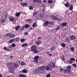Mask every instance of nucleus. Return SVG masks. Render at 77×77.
<instances>
[{
    "instance_id": "40",
    "label": "nucleus",
    "mask_w": 77,
    "mask_h": 77,
    "mask_svg": "<svg viewBox=\"0 0 77 77\" xmlns=\"http://www.w3.org/2000/svg\"><path fill=\"white\" fill-rule=\"evenodd\" d=\"M26 21H30V22H31V21H32V20L31 19H28L26 20Z\"/></svg>"
},
{
    "instance_id": "60",
    "label": "nucleus",
    "mask_w": 77,
    "mask_h": 77,
    "mask_svg": "<svg viewBox=\"0 0 77 77\" xmlns=\"http://www.w3.org/2000/svg\"><path fill=\"white\" fill-rule=\"evenodd\" d=\"M47 54H49V52H47Z\"/></svg>"
},
{
    "instance_id": "13",
    "label": "nucleus",
    "mask_w": 77,
    "mask_h": 77,
    "mask_svg": "<svg viewBox=\"0 0 77 77\" xmlns=\"http://www.w3.org/2000/svg\"><path fill=\"white\" fill-rule=\"evenodd\" d=\"M35 44L36 45H40V44H41V41L40 40H38L35 42Z\"/></svg>"
},
{
    "instance_id": "3",
    "label": "nucleus",
    "mask_w": 77,
    "mask_h": 77,
    "mask_svg": "<svg viewBox=\"0 0 77 77\" xmlns=\"http://www.w3.org/2000/svg\"><path fill=\"white\" fill-rule=\"evenodd\" d=\"M31 50L34 53H38L37 48L35 45H32L31 47Z\"/></svg>"
},
{
    "instance_id": "33",
    "label": "nucleus",
    "mask_w": 77,
    "mask_h": 77,
    "mask_svg": "<svg viewBox=\"0 0 77 77\" xmlns=\"http://www.w3.org/2000/svg\"><path fill=\"white\" fill-rule=\"evenodd\" d=\"M55 48V47H54V46H53L52 47H51V48L50 49V50L51 51H52V50H54Z\"/></svg>"
},
{
    "instance_id": "35",
    "label": "nucleus",
    "mask_w": 77,
    "mask_h": 77,
    "mask_svg": "<svg viewBox=\"0 0 77 77\" xmlns=\"http://www.w3.org/2000/svg\"><path fill=\"white\" fill-rule=\"evenodd\" d=\"M64 5L66 7H68L69 6V3L67 2L66 4H64Z\"/></svg>"
},
{
    "instance_id": "64",
    "label": "nucleus",
    "mask_w": 77,
    "mask_h": 77,
    "mask_svg": "<svg viewBox=\"0 0 77 77\" xmlns=\"http://www.w3.org/2000/svg\"><path fill=\"white\" fill-rule=\"evenodd\" d=\"M76 62H77V59H76Z\"/></svg>"
},
{
    "instance_id": "4",
    "label": "nucleus",
    "mask_w": 77,
    "mask_h": 77,
    "mask_svg": "<svg viewBox=\"0 0 77 77\" xmlns=\"http://www.w3.org/2000/svg\"><path fill=\"white\" fill-rule=\"evenodd\" d=\"M12 64H13V63H9L7 64V66L8 67L9 71H13L14 70V67L11 66V65Z\"/></svg>"
},
{
    "instance_id": "7",
    "label": "nucleus",
    "mask_w": 77,
    "mask_h": 77,
    "mask_svg": "<svg viewBox=\"0 0 77 77\" xmlns=\"http://www.w3.org/2000/svg\"><path fill=\"white\" fill-rule=\"evenodd\" d=\"M48 66L51 68H53L55 67V63L53 62H51V64H48Z\"/></svg>"
},
{
    "instance_id": "1",
    "label": "nucleus",
    "mask_w": 77,
    "mask_h": 77,
    "mask_svg": "<svg viewBox=\"0 0 77 77\" xmlns=\"http://www.w3.org/2000/svg\"><path fill=\"white\" fill-rule=\"evenodd\" d=\"M66 69L64 70V74H70L71 73V67L70 66H68L66 67Z\"/></svg>"
},
{
    "instance_id": "36",
    "label": "nucleus",
    "mask_w": 77,
    "mask_h": 77,
    "mask_svg": "<svg viewBox=\"0 0 77 77\" xmlns=\"http://www.w3.org/2000/svg\"><path fill=\"white\" fill-rule=\"evenodd\" d=\"M70 50H71V51H74V48L72 47L70 48Z\"/></svg>"
},
{
    "instance_id": "37",
    "label": "nucleus",
    "mask_w": 77,
    "mask_h": 77,
    "mask_svg": "<svg viewBox=\"0 0 77 77\" xmlns=\"http://www.w3.org/2000/svg\"><path fill=\"white\" fill-rule=\"evenodd\" d=\"M37 13H38V11H36V12H34L33 13V16H35V15H36V14H37Z\"/></svg>"
},
{
    "instance_id": "6",
    "label": "nucleus",
    "mask_w": 77,
    "mask_h": 77,
    "mask_svg": "<svg viewBox=\"0 0 77 77\" xmlns=\"http://www.w3.org/2000/svg\"><path fill=\"white\" fill-rule=\"evenodd\" d=\"M51 17H52V18L53 20H58V21H59V20H60V19H59V18L58 17H56L55 16H54L53 15L51 16Z\"/></svg>"
},
{
    "instance_id": "32",
    "label": "nucleus",
    "mask_w": 77,
    "mask_h": 77,
    "mask_svg": "<svg viewBox=\"0 0 77 77\" xmlns=\"http://www.w3.org/2000/svg\"><path fill=\"white\" fill-rule=\"evenodd\" d=\"M25 40H26L24 39H20V41L21 42H24V41H25Z\"/></svg>"
},
{
    "instance_id": "11",
    "label": "nucleus",
    "mask_w": 77,
    "mask_h": 77,
    "mask_svg": "<svg viewBox=\"0 0 77 77\" xmlns=\"http://www.w3.org/2000/svg\"><path fill=\"white\" fill-rule=\"evenodd\" d=\"M9 36L10 38H14V37H15V35L14 34H12L9 33Z\"/></svg>"
},
{
    "instance_id": "49",
    "label": "nucleus",
    "mask_w": 77,
    "mask_h": 77,
    "mask_svg": "<svg viewBox=\"0 0 77 77\" xmlns=\"http://www.w3.org/2000/svg\"><path fill=\"white\" fill-rule=\"evenodd\" d=\"M29 30H33V29L32 27H30L29 28Z\"/></svg>"
},
{
    "instance_id": "30",
    "label": "nucleus",
    "mask_w": 77,
    "mask_h": 77,
    "mask_svg": "<svg viewBox=\"0 0 77 77\" xmlns=\"http://www.w3.org/2000/svg\"><path fill=\"white\" fill-rule=\"evenodd\" d=\"M20 64L21 65H22V66H23V65H26V64L23 62H21Z\"/></svg>"
},
{
    "instance_id": "29",
    "label": "nucleus",
    "mask_w": 77,
    "mask_h": 77,
    "mask_svg": "<svg viewBox=\"0 0 77 77\" xmlns=\"http://www.w3.org/2000/svg\"><path fill=\"white\" fill-rule=\"evenodd\" d=\"M20 15V13L18 12L16 13V17H19Z\"/></svg>"
},
{
    "instance_id": "43",
    "label": "nucleus",
    "mask_w": 77,
    "mask_h": 77,
    "mask_svg": "<svg viewBox=\"0 0 77 77\" xmlns=\"http://www.w3.org/2000/svg\"><path fill=\"white\" fill-rule=\"evenodd\" d=\"M39 0H33L34 2H38L39 3Z\"/></svg>"
},
{
    "instance_id": "25",
    "label": "nucleus",
    "mask_w": 77,
    "mask_h": 77,
    "mask_svg": "<svg viewBox=\"0 0 77 77\" xmlns=\"http://www.w3.org/2000/svg\"><path fill=\"white\" fill-rule=\"evenodd\" d=\"M45 69L46 70H47V71H48V70L50 69V67L48 66H46L45 67Z\"/></svg>"
},
{
    "instance_id": "20",
    "label": "nucleus",
    "mask_w": 77,
    "mask_h": 77,
    "mask_svg": "<svg viewBox=\"0 0 77 77\" xmlns=\"http://www.w3.org/2000/svg\"><path fill=\"white\" fill-rule=\"evenodd\" d=\"M32 26L33 28H35V27H36V26H37V24L36 23H34L32 25Z\"/></svg>"
},
{
    "instance_id": "34",
    "label": "nucleus",
    "mask_w": 77,
    "mask_h": 77,
    "mask_svg": "<svg viewBox=\"0 0 77 77\" xmlns=\"http://www.w3.org/2000/svg\"><path fill=\"white\" fill-rule=\"evenodd\" d=\"M1 23H5V20L4 19H1Z\"/></svg>"
},
{
    "instance_id": "58",
    "label": "nucleus",
    "mask_w": 77,
    "mask_h": 77,
    "mask_svg": "<svg viewBox=\"0 0 77 77\" xmlns=\"http://www.w3.org/2000/svg\"><path fill=\"white\" fill-rule=\"evenodd\" d=\"M44 3H46V0H44L43 1Z\"/></svg>"
},
{
    "instance_id": "48",
    "label": "nucleus",
    "mask_w": 77,
    "mask_h": 77,
    "mask_svg": "<svg viewBox=\"0 0 77 77\" xmlns=\"http://www.w3.org/2000/svg\"><path fill=\"white\" fill-rule=\"evenodd\" d=\"M59 29H60V27L59 26L56 28V30H59Z\"/></svg>"
},
{
    "instance_id": "44",
    "label": "nucleus",
    "mask_w": 77,
    "mask_h": 77,
    "mask_svg": "<svg viewBox=\"0 0 77 77\" xmlns=\"http://www.w3.org/2000/svg\"><path fill=\"white\" fill-rule=\"evenodd\" d=\"M5 18H7L8 17V14L7 13H6L5 14Z\"/></svg>"
},
{
    "instance_id": "45",
    "label": "nucleus",
    "mask_w": 77,
    "mask_h": 77,
    "mask_svg": "<svg viewBox=\"0 0 77 77\" xmlns=\"http://www.w3.org/2000/svg\"><path fill=\"white\" fill-rule=\"evenodd\" d=\"M72 66H74V67H76V66H77V65L76 64H72Z\"/></svg>"
},
{
    "instance_id": "59",
    "label": "nucleus",
    "mask_w": 77,
    "mask_h": 77,
    "mask_svg": "<svg viewBox=\"0 0 77 77\" xmlns=\"http://www.w3.org/2000/svg\"><path fill=\"white\" fill-rule=\"evenodd\" d=\"M62 60H63V61H65V58H62Z\"/></svg>"
},
{
    "instance_id": "22",
    "label": "nucleus",
    "mask_w": 77,
    "mask_h": 77,
    "mask_svg": "<svg viewBox=\"0 0 77 77\" xmlns=\"http://www.w3.org/2000/svg\"><path fill=\"white\" fill-rule=\"evenodd\" d=\"M48 2L49 4H51L53 3V1L52 0H48Z\"/></svg>"
},
{
    "instance_id": "23",
    "label": "nucleus",
    "mask_w": 77,
    "mask_h": 77,
    "mask_svg": "<svg viewBox=\"0 0 77 77\" xmlns=\"http://www.w3.org/2000/svg\"><path fill=\"white\" fill-rule=\"evenodd\" d=\"M14 67L15 68H17V67H18V65L17 63H14Z\"/></svg>"
},
{
    "instance_id": "15",
    "label": "nucleus",
    "mask_w": 77,
    "mask_h": 77,
    "mask_svg": "<svg viewBox=\"0 0 77 77\" xmlns=\"http://www.w3.org/2000/svg\"><path fill=\"white\" fill-rule=\"evenodd\" d=\"M61 45L63 48H65V46L66 45L64 43H62L61 44Z\"/></svg>"
},
{
    "instance_id": "12",
    "label": "nucleus",
    "mask_w": 77,
    "mask_h": 77,
    "mask_svg": "<svg viewBox=\"0 0 77 77\" xmlns=\"http://www.w3.org/2000/svg\"><path fill=\"white\" fill-rule=\"evenodd\" d=\"M70 39L71 40H74L75 39V37L74 35H72L70 37Z\"/></svg>"
},
{
    "instance_id": "50",
    "label": "nucleus",
    "mask_w": 77,
    "mask_h": 77,
    "mask_svg": "<svg viewBox=\"0 0 77 77\" xmlns=\"http://www.w3.org/2000/svg\"><path fill=\"white\" fill-rule=\"evenodd\" d=\"M60 71H63V69L62 68H60Z\"/></svg>"
},
{
    "instance_id": "8",
    "label": "nucleus",
    "mask_w": 77,
    "mask_h": 77,
    "mask_svg": "<svg viewBox=\"0 0 77 77\" xmlns=\"http://www.w3.org/2000/svg\"><path fill=\"white\" fill-rule=\"evenodd\" d=\"M39 57L38 56H35L34 57V60L35 62L36 63H38V59H39Z\"/></svg>"
},
{
    "instance_id": "46",
    "label": "nucleus",
    "mask_w": 77,
    "mask_h": 77,
    "mask_svg": "<svg viewBox=\"0 0 77 77\" xmlns=\"http://www.w3.org/2000/svg\"><path fill=\"white\" fill-rule=\"evenodd\" d=\"M50 74H48L47 75H46V77H50Z\"/></svg>"
},
{
    "instance_id": "14",
    "label": "nucleus",
    "mask_w": 77,
    "mask_h": 77,
    "mask_svg": "<svg viewBox=\"0 0 77 77\" xmlns=\"http://www.w3.org/2000/svg\"><path fill=\"white\" fill-rule=\"evenodd\" d=\"M20 5L24 7V6H26L27 5V3H21Z\"/></svg>"
},
{
    "instance_id": "54",
    "label": "nucleus",
    "mask_w": 77,
    "mask_h": 77,
    "mask_svg": "<svg viewBox=\"0 0 77 77\" xmlns=\"http://www.w3.org/2000/svg\"><path fill=\"white\" fill-rule=\"evenodd\" d=\"M62 58H64L65 57V56L63 55H62V57H61Z\"/></svg>"
},
{
    "instance_id": "51",
    "label": "nucleus",
    "mask_w": 77,
    "mask_h": 77,
    "mask_svg": "<svg viewBox=\"0 0 77 77\" xmlns=\"http://www.w3.org/2000/svg\"><path fill=\"white\" fill-rule=\"evenodd\" d=\"M9 33L8 34H6L5 35V36H9Z\"/></svg>"
},
{
    "instance_id": "41",
    "label": "nucleus",
    "mask_w": 77,
    "mask_h": 77,
    "mask_svg": "<svg viewBox=\"0 0 77 77\" xmlns=\"http://www.w3.org/2000/svg\"><path fill=\"white\" fill-rule=\"evenodd\" d=\"M53 24V22L51 21V22H48V24Z\"/></svg>"
},
{
    "instance_id": "39",
    "label": "nucleus",
    "mask_w": 77,
    "mask_h": 77,
    "mask_svg": "<svg viewBox=\"0 0 77 77\" xmlns=\"http://www.w3.org/2000/svg\"><path fill=\"white\" fill-rule=\"evenodd\" d=\"M15 44L14 43H12L11 44V46L12 47H15Z\"/></svg>"
},
{
    "instance_id": "53",
    "label": "nucleus",
    "mask_w": 77,
    "mask_h": 77,
    "mask_svg": "<svg viewBox=\"0 0 77 77\" xmlns=\"http://www.w3.org/2000/svg\"><path fill=\"white\" fill-rule=\"evenodd\" d=\"M40 16L41 17H44V15L43 14H40Z\"/></svg>"
},
{
    "instance_id": "18",
    "label": "nucleus",
    "mask_w": 77,
    "mask_h": 77,
    "mask_svg": "<svg viewBox=\"0 0 77 77\" xmlns=\"http://www.w3.org/2000/svg\"><path fill=\"white\" fill-rule=\"evenodd\" d=\"M69 7L70 8V10H72L73 9V6H72V4H70L69 6Z\"/></svg>"
},
{
    "instance_id": "24",
    "label": "nucleus",
    "mask_w": 77,
    "mask_h": 77,
    "mask_svg": "<svg viewBox=\"0 0 77 77\" xmlns=\"http://www.w3.org/2000/svg\"><path fill=\"white\" fill-rule=\"evenodd\" d=\"M27 45H28V44H27V43H25L23 44L22 45L21 47H25L26 46H27Z\"/></svg>"
},
{
    "instance_id": "16",
    "label": "nucleus",
    "mask_w": 77,
    "mask_h": 77,
    "mask_svg": "<svg viewBox=\"0 0 77 77\" xmlns=\"http://www.w3.org/2000/svg\"><path fill=\"white\" fill-rule=\"evenodd\" d=\"M24 27L25 28H26V29H28V28H29V27H30V25L28 24H26L24 26Z\"/></svg>"
},
{
    "instance_id": "42",
    "label": "nucleus",
    "mask_w": 77,
    "mask_h": 77,
    "mask_svg": "<svg viewBox=\"0 0 77 77\" xmlns=\"http://www.w3.org/2000/svg\"><path fill=\"white\" fill-rule=\"evenodd\" d=\"M66 40L67 42H69V37H67L66 38Z\"/></svg>"
},
{
    "instance_id": "27",
    "label": "nucleus",
    "mask_w": 77,
    "mask_h": 77,
    "mask_svg": "<svg viewBox=\"0 0 77 77\" xmlns=\"http://www.w3.org/2000/svg\"><path fill=\"white\" fill-rule=\"evenodd\" d=\"M66 24H67L66 23H62L61 24V25L62 26H66Z\"/></svg>"
},
{
    "instance_id": "47",
    "label": "nucleus",
    "mask_w": 77,
    "mask_h": 77,
    "mask_svg": "<svg viewBox=\"0 0 77 77\" xmlns=\"http://www.w3.org/2000/svg\"><path fill=\"white\" fill-rule=\"evenodd\" d=\"M24 35H28V33L26 32H25L24 34Z\"/></svg>"
},
{
    "instance_id": "57",
    "label": "nucleus",
    "mask_w": 77,
    "mask_h": 77,
    "mask_svg": "<svg viewBox=\"0 0 77 77\" xmlns=\"http://www.w3.org/2000/svg\"><path fill=\"white\" fill-rule=\"evenodd\" d=\"M49 56H52V54H48Z\"/></svg>"
},
{
    "instance_id": "10",
    "label": "nucleus",
    "mask_w": 77,
    "mask_h": 77,
    "mask_svg": "<svg viewBox=\"0 0 77 77\" xmlns=\"http://www.w3.org/2000/svg\"><path fill=\"white\" fill-rule=\"evenodd\" d=\"M9 19L10 21L13 22V21H14V17H12V16L10 17L9 18Z\"/></svg>"
},
{
    "instance_id": "21",
    "label": "nucleus",
    "mask_w": 77,
    "mask_h": 77,
    "mask_svg": "<svg viewBox=\"0 0 77 77\" xmlns=\"http://www.w3.org/2000/svg\"><path fill=\"white\" fill-rule=\"evenodd\" d=\"M21 72L26 73L27 72V70H26V69H23L22 70Z\"/></svg>"
},
{
    "instance_id": "56",
    "label": "nucleus",
    "mask_w": 77,
    "mask_h": 77,
    "mask_svg": "<svg viewBox=\"0 0 77 77\" xmlns=\"http://www.w3.org/2000/svg\"><path fill=\"white\" fill-rule=\"evenodd\" d=\"M45 5H42V7H45Z\"/></svg>"
},
{
    "instance_id": "9",
    "label": "nucleus",
    "mask_w": 77,
    "mask_h": 77,
    "mask_svg": "<svg viewBox=\"0 0 77 77\" xmlns=\"http://www.w3.org/2000/svg\"><path fill=\"white\" fill-rule=\"evenodd\" d=\"M48 21H46L45 23L43 24V26L46 27V26H48Z\"/></svg>"
},
{
    "instance_id": "52",
    "label": "nucleus",
    "mask_w": 77,
    "mask_h": 77,
    "mask_svg": "<svg viewBox=\"0 0 77 77\" xmlns=\"http://www.w3.org/2000/svg\"><path fill=\"white\" fill-rule=\"evenodd\" d=\"M24 29V26H22L21 28L22 30H23Z\"/></svg>"
},
{
    "instance_id": "5",
    "label": "nucleus",
    "mask_w": 77,
    "mask_h": 77,
    "mask_svg": "<svg viewBox=\"0 0 77 77\" xmlns=\"http://www.w3.org/2000/svg\"><path fill=\"white\" fill-rule=\"evenodd\" d=\"M70 60H68L67 61V62L69 63H72V61H75V59L74 58H71L70 59Z\"/></svg>"
},
{
    "instance_id": "63",
    "label": "nucleus",
    "mask_w": 77,
    "mask_h": 77,
    "mask_svg": "<svg viewBox=\"0 0 77 77\" xmlns=\"http://www.w3.org/2000/svg\"><path fill=\"white\" fill-rule=\"evenodd\" d=\"M43 11H45V9H44L43 10Z\"/></svg>"
},
{
    "instance_id": "19",
    "label": "nucleus",
    "mask_w": 77,
    "mask_h": 77,
    "mask_svg": "<svg viewBox=\"0 0 77 77\" xmlns=\"http://www.w3.org/2000/svg\"><path fill=\"white\" fill-rule=\"evenodd\" d=\"M19 77H26V75L24 74H20L19 75Z\"/></svg>"
},
{
    "instance_id": "31",
    "label": "nucleus",
    "mask_w": 77,
    "mask_h": 77,
    "mask_svg": "<svg viewBox=\"0 0 77 77\" xmlns=\"http://www.w3.org/2000/svg\"><path fill=\"white\" fill-rule=\"evenodd\" d=\"M14 41H15L14 39H12L9 42V43H12V42H14Z\"/></svg>"
},
{
    "instance_id": "28",
    "label": "nucleus",
    "mask_w": 77,
    "mask_h": 77,
    "mask_svg": "<svg viewBox=\"0 0 77 77\" xmlns=\"http://www.w3.org/2000/svg\"><path fill=\"white\" fill-rule=\"evenodd\" d=\"M4 49L5 50H6L7 51H11V50H10L9 49H7V48H6V47H4Z\"/></svg>"
},
{
    "instance_id": "55",
    "label": "nucleus",
    "mask_w": 77,
    "mask_h": 77,
    "mask_svg": "<svg viewBox=\"0 0 77 77\" xmlns=\"http://www.w3.org/2000/svg\"><path fill=\"white\" fill-rule=\"evenodd\" d=\"M8 48H12V46H11V45H10V46H9Z\"/></svg>"
},
{
    "instance_id": "38",
    "label": "nucleus",
    "mask_w": 77,
    "mask_h": 77,
    "mask_svg": "<svg viewBox=\"0 0 77 77\" xmlns=\"http://www.w3.org/2000/svg\"><path fill=\"white\" fill-rule=\"evenodd\" d=\"M29 8L30 10H32L33 9V8L31 6H30L29 7Z\"/></svg>"
},
{
    "instance_id": "17",
    "label": "nucleus",
    "mask_w": 77,
    "mask_h": 77,
    "mask_svg": "<svg viewBox=\"0 0 77 77\" xmlns=\"http://www.w3.org/2000/svg\"><path fill=\"white\" fill-rule=\"evenodd\" d=\"M20 28V26L18 25L15 27V29L16 30H17L18 31V29Z\"/></svg>"
},
{
    "instance_id": "26",
    "label": "nucleus",
    "mask_w": 77,
    "mask_h": 77,
    "mask_svg": "<svg viewBox=\"0 0 77 77\" xmlns=\"http://www.w3.org/2000/svg\"><path fill=\"white\" fill-rule=\"evenodd\" d=\"M14 41H16V42H18L20 40V38H14Z\"/></svg>"
},
{
    "instance_id": "61",
    "label": "nucleus",
    "mask_w": 77,
    "mask_h": 77,
    "mask_svg": "<svg viewBox=\"0 0 77 77\" xmlns=\"http://www.w3.org/2000/svg\"><path fill=\"white\" fill-rule=\"evenodd\" d=\"M0 77H2V75L0 74Z\"/></svg>"
},
{
    "instance_id": "62",
    "label": "nucleus",
    "mask_w": 77,
    "mask_h": 77,
    "mask_svg": "<svg viewBox=\"0 0 77 77\" xmlns=\"http://www.w3.org/2000/svg\"><path fill=\"white\" fill-rule=\"evenodd\" d=\"M40 38H41V37H38V39H40Z\"/></svg>"
},
{
    "instance_id": "2",
    "label": "nucleus",
    "mask_w": 77,
    "mask_h": 77,
    "mask_svg": "<svg viewBox=\"0 0 77 77\" xmlns=\"http://www.w3.org/2000/svg\"><path fill=\"white\" fill-rule=\"evenodd\" d=\"M44 69H45V68L44 66H41L38 68L37 69H36L35 70V71L34 72V73L35 74H38V73L40 72V71H42Z\"/></svg>"
}]
</instances>
